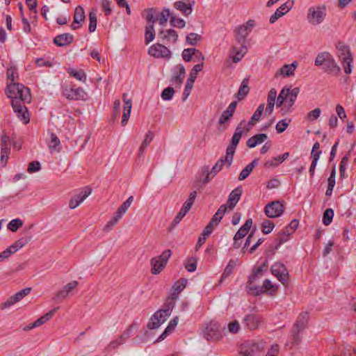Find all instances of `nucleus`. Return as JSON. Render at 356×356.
<instances>
[{
	"label": "nucleus",
	"instance_id": "nucleus-1",
	"mask_svg": "<svg viewBox=\"0 0 356 356\" xmlns=\"http://www.w3.org/2000/svg\"><path fill=\"white\" fill-rule=\"evenodd\" d=\"M6 76L10 83L6 86V94L12 99L11 105L17 116L26 124L30 121V114L25 106V104L30 103L31 100L30 90L23 84L15 83V78L18 76L15 67L7 69Z\"/></svg>",
	"mask_w": 356,
	"mask_h": 356
},
{
	"label": "nucleus",
	"instance_id": "nucleus-2",
	"mask_svg": "<svg viewBox=\"0 0 356 356\" xmlns=\"http://www.w3.org/2000/svg\"><path fill=\"white\" fill-rule=\"evenodd\" d=\"M314 64L317 67H321L325 72L331 75L337 76L341 72V68L333 56L327 51L318 54L315 59Z\"/></svg>",
	"mask_w": 356,
	"mask_h": 356
},
{
	"label": "nucleus",
	"instance_id": "nucleus-3",
	"mask_svg": "<svg viewBox=\"0 0 356 356\" xmlns=\"http://www.w3.org/2000/svg\"><path fill=\"white\" fill-rule=\"evenodd\" d=\"M244 129L246 130L245 122L243 120L236 127L235 132L232 138L231 143L226 150L225 161L227 162L228 167H229L232 163L236 148L241 138Z\"/></svg>",
	"mask_w": 356,
	"mask_h": 356
},
{
	"label": "nucleus",
	"instance_id": "nucleus-4",
	"mask_svg": "<svg viewBox=\"0 0 356 356\" xmlns=\"http://www.w3.org/2000/svg\"><path fill=\"white\" fill-rule=\"evenodd\" d=\"M327 16V7L325 5L314 6L309 8L307 14V20L312 26L322 24Z\"/></svg>",
	"mask_w": 356,
	"mask_h": 356
},
{
	"label": "nucleus",
	"instance_id": "nucleus-5",
	"mask_svg": "<svg viewBox=\"0 0 356 356\" xmlns=\"http://www.w3.org/2000/svg\"><path fill=\"white\" fill-rule=\"evenodd\" d=\"M336 48L338 51V56L341 61L345 73L350 74L353 57L349 47L344 42L340 41L337 44Z\"/></svg>",
	"mask_w": 356,
	"mask_h": 356
},
{
	"label": "nucleus",
	"instance_id": "nucleus-6",
	"mask_svg": "<svg viewBox=\"0 0 356 356\" xmlns=\"http://www.w3.org/2000/svg\"><path fill=\"white\" fill-rule=\"evenodd\" d=\"M171 255L172 251L170 250H165L159 257L152 258L150 259L152 274H159L165 267Z\"/></svg>",
	"mask_w": 356,
	"mask_h": 356
},
{
	"label": "nucleus",
	"instance_id": "nucleus-7",
	"mask_svg": "<svg viewBox=\"0 0 356 356\" xmlns=\"http://www.w3.org/2000/svg\"><path fill=\"white\" fill-rule=\"evenodd\" d=\"M204 337L208 341H217L222 338L220 326L217 322L211 321L203 332Z\"/></svg>",
	"mask_w": 356,
	"mask_h": 356
},
{
	"label": "nucleus",
	"instance_id": "nucleus-8",
	"mask_svg": "<svg viewBox=\"0 0 356 356\" xmlns=\"http://www.w3.org/2000/svg\"><path fill=\"white\" fill-rule=\"evenodd\" d=\"M254 26V21L248 20L245 24L238 26L234 31V36L236 40L239 44H245L246 37L251 32L252 29Z\"/></svg>",
	"mask_w": 356,
	"mask_h": 356
},
{
	"label": "nucleus",
	"instance_id": "nucleus-9",
	"mask_svg": "<svg viewBox=\"0 0 356 356\" xmlns=\"http://www.w3.org/2000/svg\"><path fill=\"white\" fill-rule=\"evenodd\" d=\"M244 326L249 330H256L264 323L263 318L255 314H249L243 319Z\"/></svg>",
	"mask_w": 356,
	"mask_h": 356
},
{
	"label": "nucleus",
	"instance_id": "nucleus-10",
	"mask_svg": "<svg viewBox=\"0 0 356 356\" xmlns=\"http://www.w3.org/2000/svg\"><path fill=\"white\" fill-rule=\"evenodd\" d=\"M284 209V205L280 201H273L266 205L264 213L268 218H274L280 216Z\"/></svg>",
	"mask_w": 356,
	"mask_h": 356
},
{
	"label": "nucleus",
	"instance_id": "nucleus-11",
	"mask_svg": "<svg viewBox=\"0 0 356 356\" xmlns=\"http://www.w3.org/2000/svg\"><path fill=\"white\" fill-rule=\"evenodd\" d=\"M271 273L274 275L283 284H286L289 280V272L286 266L280 262L275 263L271 266Z\"/></svg>",
	"mask_w": 356,
	"mask_h": 356
},
{
	"label": "nucleus",
	"instance_id": "nucleus-12",
	"mask_svg": "<svg viewBox=\"0 0 356 356\" xmlns=\"http://www.w3.org/2000/svg\"><path fill=\"white\" fill-rule=\"evenodd\" d=\"M31 289V288H25L13 296L8 298L5 302H2L0 305L1 309H5L6 308H9L17 302H19L22 300L26 296L30 293Z\"/></svg>",
	"mask_w": 356,
	"mask_h": 356
},
{
	"label": "nucleus",
	"instance_id": "nucleus-13",
	"mask_svg": "<svg viewBox=\"0 0 356 356\" xmlns=\"http://www.w3.org/2000/svg\"><path fill=\"white\" fill-rule=\"evenodd\" d=\"M225 164L227 165V162L225 161V158H221L216 162V163L213 165L210 172L209 171V166L204 167L203 173L206 174V177L202 181L203 183H209L211 181V179L213 177H214L217 175V173L221 170L222 166Z\"/></svg>",
	"mask_w": 356,
	"mask_h": 356
},
{
	"label": "nucleus",
	"instance_id": "nucleus-14",
	"mask_svg": "<svg viewBox=\"0 0 356 356\" xmlns=\"http://www.w3.org/2000/svg\"><path fill=\"white\" fill-rule=\"evenodd\" d=\"M262 347L259 342L255 341H248L243 343L240 346L239 353L245 356H253L260 351Z\"/></svg>",
	"mask_w": 356,
	"mask_h": 356
},
{
	"label": "nucleus",
	"instance_id": "nucleus-15",
	"mask_svg": "<svg viewBox=\"0 0 356 356\" xmlns=\"http://www.w3.org/2000/svg\"><path fill=\"white\" fill-rule=\"evenodd\" d=\"M63 93L65 97L72 100H83L87 95L82 88L74 86L65 88Z\"/></svg>",
	"mask_w": 356,
	"mask_h": 356
},
{
	"label": "nucleus",
	"instance_id": "nucleus-16",
	"mask_svg": "<svg viewBox=\"0 0 356 356\" xmlns=\"http://www.w3.org/2000/svg\"><path fill=\"white\" fill-rule=\"evenodd\" d=\"M148 54L154 58H170L171 51L161 44H155L149 48Z\"/></svg>",
	"mask_w": 356,
	"mask_h": 356
},
{
	"label": "nucleus",
	"instance_id": "nucleus-17",
	"mask_svg": "<svg viewBox=\"0 0 356 356\" xmlns=\"http://www.w3.org/2000/svg\"><path fill=\"white\" fill-rule=\"evenodd\" d=\"M294 3L293 0H288L284 3L282 4L270 17V23H275L280 17L287 13L293 7Z\"/></svg>",
	"mask_w": 356,
	"mask_h": 356
},
{
	"label": "nucleus",
	"instance_id": "nucleus-18",
	"mask_svg": "<svg viewBox=\"0 0 356 356\" xmlns=\"http://www.w3.org/2000/svg\"><path fill=\"white\" fill-rule=\"evenodd\" d=\"M194 1H177L173 4L175 8L180 11L184 15L188 16L192 13V7L194 5Z\"/></svg>",
	"mask_w": 356,
	"mask_h": 356
},
{
	"label": "nucleus",
	"instance_id": "nucleus-19",
	"mask_svg": "<svg viewBox=\"0 0 356 356\" xmlns=\"http://www.w3.org/2000/svg\"><path fill=\"white\" fill-rule=\"evenodd\" d=\"M286 90L287 99H286V103L284 104L282 109H285V112H289L291 111V108L295 103L297 96L300 92V89L298 87L294 88L292 90L286 88Z\"/></svg>",
	"mask_w": 356,
	"mask_h": 356
},
{
	"label": "nucleus",
	"instance_id": "nucleus-20",
	"mask_svg": "<svg viewBox=\"0 0 356 356\" xmlns=\"http://www.w3.org/2000/svg\"><path fill=\"white\" fill-rule=\"evenodd\" d=\"M90 188H87L83 192L72 197L70 200L69 207L72 209L76 208L90 194Z\"/></svg>",
	"mask_w": 356,
	"mask_h": 356
},
{
	"label": "nucleus",
	"instance_id": "nucleus-21",
	"mask_svg": "<svg viewBox=\"0 0 356 356\" xmlns=\"http://www.w3.org/2000/svg\"><path fill=\"white\" fill-rule=\"evenodd\" d=\"M249 289V292H252L254 295H259L262 293L266 292L273 287L271 282L266 279L264 280L262 286H254L253 284L248 286Z\"/></svg>",
	"mask_w": 356,
	"mask_h": 356
},
{
	"label": "nucleus",
	"instance_id": "nucleus-22",
	"mask_svg": "<svg viewBox=\"0 0 356 356\" xmlns=\"http://www.w3.org/2000/svg\"><path fill=\"white\" fill-rule=\"evenodd\" d=\"M236 105L237 102H233L229 105L227 108L222 112L218 120L220 124H223L231 119L236 111Z\"/></svg>",
	"mask_w": 356,
	"mask_h": 356
},
{
	"label": "nucleus",
	"instance_id": "nucleus-23",
	"mask_svg": "<svg viewBox=\"0 0 356 356\" xmlns=\"http://www.w3.org/2000/svg\"><path fill=\"white\" fill-rule=\"evenodd\" d=\"M74 40V36L70 33H63L56 36L54 42L58 47H63L71 44Z\"/></svg>",
	"mask_w": 356,
	"mask_h": 356
},
{
	"label": "nucleus",
	"instance_id": "nucleus-24",
	"mask_svg": "<svg viewBox=\"0 0 356 356\" xmlns=\"http://www.w3.org/2000/svg\"><path fill=\"white\" fill-rule=\"evenodd\" d=\"M172 311L170 307L168 308L163 305L161 309L158 310L152 315V320H159L162 324L166 321L167 318L170 316Z\"/></svg>",
	"mask_w": 356,
	"mask_h": 356
},
{
	"label": "nucleus",
	"instance_id": "nucleus-25",
	"mask_svg": "<svg viewBox=\"0 0 356 356\" xmlns=\"http://www.w3.org/2000/svg\"><path fill=\"white\" fill-rule=\"evenodd\" d=\"M264 111V104H260L256 111L254 113L253 115L250 118V121L248 123V127H246V131H249L250 127L254 126L257 122L259 121Z\"/></svg>",
	"mask_w": 356,
	"mask_h": 356
},
{
	"label": "nucleus",
	"instance_id": "nucleus-26",
	"mask_svg": "<svg viewBox=\"0 0 356 356\" xmlns=\"http://www.w3.org/2000/svg\"><path fill=\"white\" fill-rule=\"evenodd\" d=\"M196 54H198V56L200 57L201 61H203L204 60V57L202 52L195 48H188L185 49L182 51V58L186 62H189L192 59L193 56H195Z\"/></svg>",
	"mask_w": 356,
	"mask_h": 356
},
{
	"label": "nucleus",
	"instance_id": "nucleus-27",
	"mask_svg": "<svg viewBox=\"0 0 356 356\" xmlns=\"http://www.w3.org/2000/svg\"><path fill=\"white\" fill-rule=\"evenodd\" d=\"M296 67V62H294L291 65L286 64L276 72L275 76H277L279 75H282L284 76H291L294 74V71Z\"/></svg>",
	"mask_w": 356,
	"mask_h": 356
},
{
	"label": "nucleus",
	"instance_id": "nucleus-28",
	"mask_svg": "<svg viewBox=\"0 0 356 356\" xmlns=\"http://www.w3.org/2000/svg\"><path fill=\"white\" fill-rule=\"evenodd\" d=\"M268 136L266 134H259L250 137L247 141V146L249 148H253L257 145L264 142Z\"/></svg>",
	"mask_w": 356,
	"mask_h": 356
},
{
	"label": "nucleus",
	"instance_id": "nucleus-29",
	"mask_svg": "<svg viewBox=\"0 0 356 356\" xmlns=\"http://www.w3.org/2000/svg\"><path fill=\"white\" fill-rule=\"evenodd\" d=\"M308 320L309 314L307 312L301 313L293 327L298 329V330L303 331L307 327Z\"/></svg>",
	"mask_w": 356,
	"mask_h": 356
},
{
	"label": "nucleus",
	"instance_id": "nucleus-30",
	"mask_svg": "<svg viewBox=\"0 0 356 356\" xmlns=\"http://www.w3.org/2000/svg\"><path fill=\"white\" fill-rule=\"evenodd\" d=\"M159 35L163 39H165L169 42H172L175 43L178 39L177 33L173 29H168L166 31H161L159 33Z\"/></svg>",
	"mask_w": 356,
	"mask_h": 356
},
{
	"label": "nucleus",
	"instance_id": "nucleus-31",
	"mask_svg": "<svg viewBox=\"0 0 356 356\" xmlns=\"http://www.w3.org/2000/svg\"><path fill=\"white\" fill-rule=\"evenodd\" d=\"M50 140L48 143V147L50 151L59 152L60 151V141L57 136L52 133L50 136Z\"/></svg>",
	"mask_w": 356,
	"mask_h": 356
},
{
	"label": "nucleus",
	"instance_id": "nucleus-32",
	"mask_svg": "<svg viewBox=\"0 0 356 356\" xmlns=\"http://www.w3.org/2000/svg\"><path fill=\"white\" fill-rule=\"evenodd\" d=\"M177 67L179 70V72L172 76V82L178 86H180L185 77L186 70L185 67L182 65H177Z\"/></svg>",
	"mask_w": 356,
	"mask_h": 356
},
{
	"label": "nucleus",
	"instance_id": "nucleus-33",
	"mask_svg": "<svg viewBox=\"0 0 356 356\" xmlns=\"http://www.w3.org/2000/svg\"><path fill=\"white\" fill-rule=\"evenodd\" d=\"M57 310V308H54L51 310H50L49 312L45 314L44 315L40 317L38 319H37L33 323V325L35 326L36 327L44 324L46 322L49 321L53 316L54 315L56 311Z\"/></svg>",
	"mask_w": 356,
	"mask_h": 356
},
{
	"label": "nucleus",
	"instance_id": "nucleus-34",
	"mask_svg": "<svg viewBox=\"0 0 356 356\" xmlns=\"http://www.w3.org/2000/svg\"><path fill=\"white\" fill-rule=\"evenodd\" d=\"M257 165V160H253L250 163H249L244 169L242 170L238 176V180L243 181L245 179L250 172L252 171L253 168Z\"/></svg>",
	"mask_w": 356,
	"mask_h": 356
},
{
	"label": "nucleus",
	"instance_id": "nucleus-35",
	"mask_svg": "<svg viewBox=\"0 0 356 356\" xmlns=\"http://www.w3.org/2000/svg\"><path fill=\"white\" fill-rule=\"evenodd\" d=\"M86 15L83 8L81 6H76L74 13L73 19H74V22L83 24Z\"/></svg>",
	"mask_w": 356,
	"mask_h": 356
},
{
	"label": "nucleus",
	"instance_id": "nucleus-36",
	"mask_svg": "<svg viewBox=\"0 0 356 356\" xmlns=\"http://www.w3.org/2000/svg\"><path fill=\"white\" fill-rule=\"evenodd\" d=\"M177 323H178V317L176 316L170 321V323H169L168 325L167 326V327L165 328V331L160 335L158 340L164 339L166 337V336L168 334V333L171 332L175 329V327L177 326Z\"/></svg>",
	"mask_w": 356,
	"mask_h": 356
},
{
	"label": "nucleus",
	"instance_id": "nucleus-37",
	"mask_svg": "<svg viewBox=\"0 0 356 356\" xmlns=\"http://www.w3.org/2000/svg\"><path fill=\"white\" fill-rule=\"evenodd\" d=\"M89 26H88V31L90 33H92L95 31L97 27V14L96 11L94 9H92L90 12L89 13Z\"/></svg>",
	"mask_w": 356,
	"mask_h": 356
},
{
	"label": "nucleus",
	"instance_id": "nucleus-38",
	"mask_svg": "<svg viewBox=\"0 0 356 356\" xmlns=\"http://www.w3.org/2000/svg\"><path fill=\"white\" fill-rule=\"evenodd\" d=\"M123 214L124 213L118 209L117 211L115 212L114 216L105 225L104 230L106 231V232L109 231V229L113 225H115L119 221L120 219L122 218Z\"/></svg>",
	"mask_w": 356,
	"mask_h": 356
},
{
	"label": "nucleus",
	"instance_id": "nucleus-39",
	"mask_svg": "<svg viewBox=\"0 0 356 356\" xmlns=\"http://www.w3.org/2000/svg\"><path fill=\"white\" fill-rule=\"evenodd\" d=\"M131 108L132 103H130L129 102H126V106H124L123 115L121 122L122 126H125L127 124L128 120L130 117Z\"/></svg>",
	"mask_w": 356,
	"mask_h": 356
},
{
	"label": "nucleus",
	"instance_id": "nucleus-40",
	"mask_svg": "<svg viewBox=\"0 0 356 356\" xmlns=\"http://www.w3.org/2000/svg\"><path fill=\"white\" fill-rule=\"evenodd\" d=\"M155 36L154 28L153 24H149L146 26L145 29V44H148L150 42H152Z\"/></svg>",
	"mask_w": 356,
	"mask_h": 356
},
{
	"label": "nucleus",
	"instance_id": "nucleus-41",
	"mask_svg": "<svg viewBox=\"0 0 356 356\" xmlns=\"http://www.w3.org/2000/svg\"><path fill=\"white\" fill-rule=\"evenodd\" d=\"M248 92H249V87L248 86V80L244 79L242 81L241 85L239 90L238 91V93H237V98L238 99V100L243 99L246 96V95L248 93Z\"/></svg>",
	"mask_w": 356,
	"mask_h": 356
},
{
	"label": "nucleus",
	"instance_id": "nucleus-42",
	"mask_svg": "<svg viewBox=\"0 0 356 356\" xmlns=\"http://www.w3.org/2000/svg\"><path fill=\"white\" fill-rule=\"evenodd\" d=\"M203 65H204L203 61H202V63L200 64L195 65L191 70L188 79L189 81L195 82L198 72L202 70Z\"/></svg>",
	"mask_w": 356,
	"mask_h": 356
},
{
	"label": "nucleus",
	"instance_id": "nucleus-43",
	"mask_svg": "<svg viewBox=\"0 0 356 356\" xmlns=\"http://www.w3.org/2000/svg\"><path fill=\"white\" fill-rule=\"evenodd\" d=\"M170 10L168 8H163L157 19L159 24L163 26L167 23L168 19L169 17L170 18Z\"/></svg>",
	"mask_w": 356,
	"mask_h": 356
},
{
	"label": "nucleus",
	"instance_id": "nucleus-44",
	"mask_svg": "<svg viewBox=\"0 0 356 356\" xmlns=\"http://www.w3.org/2000/svg\"><path fill=\"white\" fill-rule=\"evenodd\" d=\"M179 294V293H176L172 291L170 296L168 298L166 302L164 303V306L168 308V307H170V309L172 310L175 305V301L177 299Z\"/></svg>",
	"mask_w": 356,
	"mask_h": 356
},
{
	"label": "nucleus",
	"instance_id": "nucleus-45",
	"mask_svg": "<svg viewBox=\"0 0 356 356\" xmlns=\"http://www.w3.org/2000/svg\"><path fill=\"white\" fill-rule=\"evenodd\" d=\"M231 51L232 54H234V55L233 56H230L226 60V63H229L230 62V59L232 58V61L235 63L239 62L242 58L243 57L244 55H243L242 54L239 53L238 51H237V49L236 47H232V49H231Z\"/></svg>",
	"mask_w": 356,
	"mask_h": 356
},
{
	"label": "nucleus",
	"instance_id": "nucleus-46",
	"mask_svg": "<svg viewBox=\"0 0 356 356\" xmlns=\"http://www.w3.org/2000/svg\"><path fill=\"white\" fill-rule=\"evenodd\" d=\"M69 73L72 76L74 77L75 79H76L79 81H81L83 82H86V74L84 72V71L82 70H71L69 72Z\"/></svg>",
	"mask_w": 356,
	"mask_h": 356
},
{
	"label": "nucleus",
	"instance_id": "nucleus-47",
	"mask_svg": "<svg viewBox=\"0 0 356 356\" xmlns=\"http://www.w3.org/2000/svg\"><path fill=\"white\" fill-rule=\"evenodd\" d=\"M187 280L183 278L177 281L172 287V291L176 293H180L186 286Z\"/></svg>",
	"mask_w": 356,
	"mask_h": 356
},
{
	"label": "nucleus",
	"instance_id": "nucleus-48",
	"mask_svg": "<svg viewBox=\"0 0 356 356\" xmlns=\"http://www.w3.org/2000/svg\"><path fill=\"white\" fill-rule=\"evenodd\" d=\"M276 100V105L277 107H280L282 105H284V103H286V99H287V90L286 88H284L280 92L279 95Z\"/></svg>",
	"mask_w": 356,
	"mask_h": 356
},
{
	"label": "nucleus",
	"instance_id": "nucleus-49",
	"mask_svg": "<svg viewBox=\"0 0 356 356\" xmlns=\"http://www.w3.org/2000/svg\"><path fill=\"white\" fill-rule=\"evenodd\" d=\"M234 268H235L234 261L232 260L229 261L227 266H226L222 275L221 279L220 280V283H222V280L226 277L230 275L233 273Z\"/></svg>",
	"mask_w": 356,
	"mask_h": 356
},
{
	"label": "nucleus",
	"instance_id": "nucleus-50",
	"mask_svg": "<svg viewBox=\"0 0 356 356\" xmlns=\"http://www.w3.org/2000/svg\"><path fill=\"white\" fill-rule=\"evenodd\" d=\"M23 225V222L19 218L13 219L8 224V229L11 232H16Z\"/></svg>",
	"mask_w": 356,
	"mask_h": 356
},
{
	"label": "nucleus",
	"instance_id": "nucleus-51",
	"mask_svg": "<svg viewBox=\"0 0 356 356\" xmlns=\"http://www.w3.org/2000/svg\"><path fill=\"white\" fill-rule=\"evenodd\" d=\"M334 216V211L332 209H327L323 217V222L325 225H329L333 218Z\"/></svg>",
	"mask_w": 356,
	"mask_h": 356
},
{
	"label": "nucleus",
	"instance_id": "nucleus-52",
	"mask_svg": "<svg viewBox=\"0 0 356 356\" xmlns=\"http://www.w3.org/2000/svg\"><path fill=\"white\" fill-rule=\"evenodd\" d=\"M175 94V90L172 87L165 88L161 95V98L165 101L170 100Z\"/></svg>",
	"mask_w": 356,
	"mask_h": 356
},
{
	"label": "nucleus",
	"instance_id": "nucleus-53",
	"mask_svg": "<svg viewBox=\"0 0 356 356\" xmlns=\"http://www.w3.org/2000/svg\"><path fill=\"white\" fill-rule=\"evenodd\" d=\"M170 23L172 26L182 29L185 26L186 22L184 19L177 18L174 15L170 16Z\"/></svg>",
	"mask_w": 356,
	"mask_h": 356
},
{
	"label": "nucleus",
	"instance_id": "nucleus-54",
	"mask_svg": "<svg viewBox=\"0 0 356 356\" xmlns=\"http://www.w3.org/2000/svg\"><path fill=\"white\" fill-rule=\"evenodd\" d=\"M301 332H302V330H298V329L293 327L291 330V343L293 346L298 345L301 341V336L300 335Z\"/></svg>",
	"mask_w": 356,
	"mask_h": 356
},
{
	"label": "nucleus",
	"instance_id": "nucleus-55",
	"mask_svg": "<svg viewBox=\"0 0 356 356\" xmlns=\"http://www.w3.org/2000/svg\"><path fill=\"white\" fill-rule=\"evenodd\" d=\"M201 40V36L195 33H191L186 36V40L190 45H195Z\"/></svg>",
	"mask_w": 356,
	"mask_h": 356
},
{
	"label": "nucleus",
	"instance_id": "nucleus-56",
	"mask_svg": "<svg viewBox=\"0 0 356 356\" xmlns=\"http://www.w3.org/2000/svg\"><path fill=\"white\" fill-rule=\"evenodd\" d=\"M196 196H197L196 191H193L192 193H191L188 196V198L186 200V202L183 204L184 207L187 209L189 211L195 202Z\"/></svg>",
	"mask_w": 356,
	"mask_h": 356
},
{
	"label": "nucleus",
	"instance_id": "nucleus-57",
	"mask_svg": "<svg viewBox=\"0 0 356 356\" xmlns=\"http://www.w3.org/2000/svg\"><path fill=\"white\" fill-rule=\"evenodd\" d=\"M274 227L275 225L272 221L269 220H265L262 223V232L266 234H269L272 232Z\"/></svg>",
	"mask_w": 356,
	"mask_h": 356
},
{
	"label": "nucleus",
	"instance_id": "nucleus-58",
	"mask_svg": "<svg viewBox=\"0 0 356 356\" xmlns=\"http://www.w3.org/2000/svg\"><path fill=\"white\" fill-rule=\"evenodd\" d=\"M264 271V268L262 266L258 267L254 272V273L250 276L248 282V286L252 285L254 280H256L258 277L262 275V273Z\"/></svg>",
	"mask_w": 356,
	"mask_h": 356
},
{
	"label": "nucleus",
	"instance_id": "nucleus-59",
	"mask_svg": "<svg viewBox=\"0 0 356 356\" xmlns=\"http://www.w3.org/2000/svg\"><path fill=\"white\" fill-rule=\"evenodd\" d=\"M348 154L344 156L339 164V173L341 178L345 177L346 165L348 161Z\"/></svg>",
	"mask_w": 356,
	"mask_h": 356
},
{
	"label": "nucleus",
	"instance_id": "nucleus-60",
	"mask_svg": "<svg viewBox=\"0 0 356 356\" xmlns=\"http://www.w3.org/2000/svg\"><path fill=\"white\" fill-rule=\"evenodd\" d=\"M242 195V188L241 186H238L234 189L229 194V197L234 200L237 202L239 201L241 196Z\"/></svg>",
	"mask_w": 356,
	"mask_h": 356
},
{
	"label": "nucleus",
	"instance_id": "nucleus-61",
	"mask_svg": "<svg viewBox=\"0 0 356 356\" xmlns=\"http://www.w3.org/2000/svg\"><path fill=\"white\" fill-rule=\"evenodd\" d=\"M41 168V165L39 161H34L29 163L28 172L29 173H33L39 171Z\"/></svg>",
	"mask_w": 356,
	"mask_h": 356
},
{
	"label": "nucleus",
	"instance_id": "nucleus-62",
	"mask_svg": "<svg viewBox=\"0 0 356 356\" xmlns=\"http://www.w3.org/2000/svg\"><path fill=\"white\" fill-rule=\"evenodd\" d=\"M35 64L38 67H51L53 66V63L49 60H45L43 58H38L35 60Z\"/></svg>",
	"mask_w": 356,
	"mask_h": 356
},
{
	"label": "nucleus",
	"instance_id": "nucleus-63",
	"mask_svg": "<svg viewBox=\"0 0 356 356\" xmlns=\"http://www.w3.org/2000/svg\"><path fill=\"white\" fill-rule=\"evenodd\" d=\"M229 332L232 334H236L240 330V325L237 321H234L228 324Z\"/></svg>",
	"mask_w": 356,
	"mask_h": 356
},
{
	"label": "nucleus",
	"instance_id": "nucleus-64",
	"mask_svg": "<svg viewBox=\"0 0 356 356\" xmlns=\"http://www.w3.org/2000/svg\"><path fill=\"white\" fill-rule=\"evenodd\" d=\"M134 197L130 196L127 198V200L122 203V204L118 209L121 211L123 213H125L127 210L130 207L131 203L133 202Z\"/></svg>",
	"mask_w": 356,
	"mask_h": 356
}]
</instances>
